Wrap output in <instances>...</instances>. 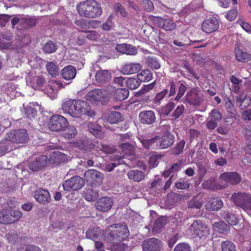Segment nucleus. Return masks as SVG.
<instances>
[{
    "label": "nucleus",
    "instance_id": "nucleus-1",
    "mask_svg": "<svg viewBox=\"0 0 251 251\" xmlns=\"http://www.w3.org/2000/svg\"><path fill=\"white\" fill-rule=\"evenodd\" d=\"M78 14L88 18H96L102 13L100 4L95 0H86L80 2L76 5Z\"/></svg>",
    "mask_w": 251,
    "mask_h": 251
},
{
    "label": "nucleus",
    "instance_id": "nucleus-2",
    "mask_svg": "<svg viewBox=\"0 0 251 251\" xmlns=\"http://www.w3.org/2000/svg\"><path fill=\"white\" fill-rule=\"evenodd\" d=\"M109 235L114 243H120L125 240L129 236L127 227L121 224H114L109 227Z\"/></svg>",
    "mask_w": 251,
    "mask_h": 251
},
{
    "label": "nucleus",
    "instance_id": "nucleus-3",
    "mask_svg": "<svg viewBox=\"0 0 251 251\" xmlns=\"http://www.w3.org/2000/svg\"><path fill=\"white\" fill-rule=\"evenodd\" d=\"M73 108L74 110L71 111V113L72 116L74 118H80L82 116L93 117L95 115L89 104L84 100H75Z\"/></svg>",
    "mask_w": 251,
    "mask_h": 251
},
{
    "label": "nucleus",
    "instance_id": "nucleus-4",
    "mask_svg": "<svg viewBox=\"0 0 251 251\" xmlns=\"http://www.w3.org/2000/svg\"><path fill=\"white\" fill-rule=\"evenodd\" d=\"M22 213L18 209H12V206L0 210V223L11 224L18 221Z\"/></svg>",
    "mask_w": 251,
    "mask_h": 251
},
{
    "label": "nucleus",
    "instance_id": "nucleus-5",
    "mask_svg": "<svg viewBox=\"0 0 251 251\" xmlns=\"http://www.w3.org/2000/svg\"><path fill=\"white\" fill-rule=\"evenodd\" d=\"M7 140L10 142L16 144L26 143L29 140V136L25 129L11 130L7 134Z\"/></svg>",
    "mask_w": 251,
    "mask_h": 251
},
{
    "label": "nucleus",
    "instance_id": "nucleus-6",
    "mask_svg": "<svg viewBox=\"0 0 251 251\" xmlns=\"http://www.w3.org/2000/svg\"><path fill=\"white\" fill-rule=\"evenodd\" d=\"M68 124L67 120L64 116L54 114L49 120L48 127L50 130L57 132L65 130Z\"/></svg>",
    "mask_w": 251,
    "mask_h": 251
},
{
    "label": "nucleus",
    "instance_id": "nucleus-7",
    "mask_svg": "<svg viewBox=\"0 0 251 251\" xmlns=\"http://www.w3.org/2000/svg\"><path fill=\"white\" fill-rule=\"evenodd\" d=\"M150 19L155 25L165 31H172L176 27V24L170 19L151 16L150 17Z\"/></svg>",
    "mask_w": 251,
    "mask_h": 251
},
{
    "label": "nucleus",
    "instance_id": "nucleus-8",
    "mask_svg": "<svg viewBox=\"0 0 251 251\" xmlns=\"http://www.w3.org/2000/svg\"><path fill=\"white\" fill-rule=\"evenodd\" d=\"M163 246L162 241L155 237L146 239L142 244L143 251H162Z\"/></svg>",
    "mask_w": 251,
    "mask_h": 251
},
{
    "label": "nucleus",
    "instance_id": "nucleus-9",
    "mask_svg": "<svg viewBox=\"0 0 251 251\" xmlns=\"http://www.w3.org/2000/svg\"><path fill=\"white\" fill-rule=\"evenodd\" d=\"M84 179L82 177L75 176L65 181L62 185L64 190L68 192L80 189L84 185Z\"/></svg>",
    "mask_w": 251,
    "mask_h": 251
},
{
    "label": "nucleus",
    "instance_id": "nucleus-10",
    "mask_svg": "<svg viewBox=\"0 0 251 251\" xmlns=\"http://www.w3.org/2000/svg\"><path fill=\"white\" fill-rule=\"evenodd\" d=\"M113 204V200L109 197H102L95 202L96 208L100 212L109 211Z\"/></svg>",
    "mask_w": 251,
    "mask_h": 251
},
{
    "label": "nucleus",
    "instance_id": "nucleus-11",
    "mask_svg": "<svg viewBox=\"0 0 251 251\" xmlns=\"http://www.w3.org/2000/svg\"><path fill=\"white\" fill-rule=\"evenodd\" d=\"M142 65L139 63L126 62L121 68V72L124 75L135 74L140 71Z\"/></svg>",
    "mask_w": 251,
    "mask_h": 251
},
{
    "label": "nucleus",
    "instance_id": "nucleus-12",
    "mask_svg": "<svg viewBox=\"0 0 251 251\" xmlns=\"http://www.w3.org/2000/svg\"><path fill=\"white\" fill-rule=\"evenodd\" d=\"M104 91L100 89H94L89 91L86 96V100L92 103H95L102 101L105 98Z\"/></svg>",
    "mask_w": 251,
    "mask_h": 251
},
{
    "label": "nucleus",
    "instance_id": "nucleus-13",
    "mask_svg": "<svg viewBox=\"0 0 251 251\" xmlns=\"http://www.w3.org/2000/svg\"><path fill=\"white\" fill-rule=\"evenodd\" d=\"M84 178L88 184H96L101 180V174L96 170L90 169L85 172Z\"/></svg>",
    "mask_w": 251,
    "mask_h": 251
},
{
    "label": "nucleus",
    "instance_id": "nucleus-14",
    "mask_svg": "<svg viewBox=\"0 0 251 251\" xmlns=\"http://www.w3.org/2000/svg\"><path fill=\"white\" fill-rule=\"evenodd\" d=\"M175 141V136L171 132L167 131L159 137V149H165L171 146Z\"/></svg>",
    "mask_w": 251,
    "mask_h": 251
},
{
    "label": "nucleus",
    "instance_id": "nucleus-15",
    "mask_svg": "<svg viewBox=\"0 0 251 251\" xmlns=\"http://www.w3.org/2000/svg\"><path fill=\"white\" fill-rule=\"evenodd\" d=\"M139 120L143 124H152L156 121L155 113L152 110L141 111L139 114Z\"/></svg>",
    "mask_w": 251,
    "mask_h": 251
},
{
    "label": "nucleus",
    "instance_id": "nucleus-16",
    "mask_svg": "<svg viewBox=\"0 0 251 251\" xmlns=\"http://www.w3.org/2000/svg\"><path fill=\"white\" fill-rule=\"evenodd\" d=\"M139 140L144 148L146 149H159L158 143L159 136H155L151 139H148L146 137H142L139 138Z\"/></svg>",
    "mask_w": 251,
    "mask_h": 251
},
{
    "label": "nucleus",
    "instance_id": "nucleus-17",
    "mask_svg": "<svg viewBox=\"0 0 251 251\" xmlns=\"http://www.w3.org/2000/svg\"><path fill=\"white\" fill-rule=\"evenodd\" d=\"M61 75L66 81H71L76 75V68L72 65H67L61 71Z\"/></svg>",
    "mask_w": 251,
    "mask_h": 251
},
{
    "label": "nucleus",
    "instance_id": "nucleus-18",
    "mask_svg": "<svg viewBox=\"0 0 251 251\" xmlns=\"http://www.w3.org/2000/svg\"><path fill=\"white\" fill-rule=\"evenodd\" d=\"M95 77L98 83L100 85H103L110 80L111 75L108 70H100L97 71Z\"/></svg>",
    "mask_w": 251,
    "mask_h": 251
},
{
    "label": "nucleus",
    "instance_id": "nucleus-19",
    "mask_svg": "<svg viewBox=\"0 0 251 251\" xmlns=\"http://www.w3.org/2000/svg\"><path fill=\"white\" fill-rule=\"evenodd\" d=\"M34 198L38 202L42 204L49 202L50 200L49 191L42 188H39L35 191Z\"/></svg>",
    "mask_w": 251,
    "mask_h": 251
},
{
    "label": "nucleus",
    "instance_id": "nucleus-20",
    "mask_svg": "<svg viewBox=\"0 0 251 251\" xmlns=\"http://www.w3.org/2000/svg\"><path fill=\"white\" fill-rule=\"evenodd\" d=\"M13 36L12 33L6 31L1 34L0 38V47L4 49H8L12 47V40Z\"/></svg>",
    "mask_w": 251,
    "mask_h": 251
},
{
    "label": "nucleus",
    "instance_id": "nucleus-21",
    "mask_svg": "<svg viewBox=\"0 0 251 251\" xmlns=\"http://www.w3.org/2000/svg\"><path fill=\"white\" fill-rule=\"evenodd\" d=\"M47 163V157L41 156L37 157L30 163L28 166L29 169L32 171H37L46 165Z\"/></svg>",
    "mask_w": 251,
    "mask_h": 251
},
{
    "label": "nucleus",
    "instance_id": "nucleus-22",
    "mask_svg": "<svg viewBox=\"0 0 251 251\" xmlns=\"http://www.w3.org/2000/svg\"><path fill=\"white\" fill-rule=\"evenodd\" d=\"M219 23L217 19L214 17L205 20V32L211 33L218 29Z\"/></svg>",
    "mask_w": 251,
    "mask_h": 251
},
{
    "label": "nucleus",
    "instance_id": "nucleus-23",
    "mask_svg": "<svg viewBox=\"0 0 251 251\" xmlns=\"http://www.w3.org/2000/svg\"><path fill=\"white\" fill-rule=\"evenodd\" d=\"M201 99L195 90H191L189 92L184 98V102H187L190 105H199L200 104Z\"/></svg>",
    "mask_w": 251,
    "mask_h": 251
},
{
    "label": "nucleus",
    "instance_id": "nucleus-24",
    "mask_svg": "<svg viewBox=\"0 0 251 251\" xmlns=\"http://www.w3.org/2000/svg\"><path fill=\"white\" fill-rule=\"evenodd\" d=\"M191 230L193 234L201 238L204 236V225L201 220L195 221L191 226Z\"/></svg>",
    "mask_w": 251,
    "mask_h": 251
},
{
    "label": "nucleus",
    "instance_id": "nucleus-25",
    "mask_svg": "<svg viewBox=\"0 0 251 251\" xmlns=\"http://www.w3.org/2000/svg\"><path fill=\"white\" fill-rule=\"evenodd\" d=\"M250 195L246 193H238L233 195L232 201L238 206H242L250 199Z\"/></svg>",
    "mask_w": 251,
    "mask_h": 251
},
{
    "label": "nucleus",
    "instance_id": "nucleus-26",
    "mask_svg": "<svg viewBox=\"0 0 251 251\" xmlns=\"http://www.w3.org/2000/svg\"><path fill=\"white\" fill-rule=\"evenodd\" d=\"M29 85L34 89H39L46 84L45 78L42 75H36L29 81Z\"/></svg>",
    "mask_w": 251,
    "mask_h": 251
},
{
    "label": "nucleus",
    "instance_id": "nucleus-27",
    "mask_svg": "<svg viewBox=\"0 0 251 251\" xmlns=\"http://www.w3.org/2000/svg\"><path fill=\"white\" fill-rule=\"evenodd\" d=\"M223 206V202L220 199L215 198L210 199L207 202L206 207L208 210L213 211L218 210Z\"/></svg>",
    "mask_w": 251,
    "mask_h": 251
},
{
    "label": "nucleus",
    "instance_id": "nucleus-28",
    "mask_svg": "<svg viewBox=\"0 0 251 251\" xmlns=\"http://www.w3.org/2000/svg\"><path fill=\"white\" fill-rule=\"evenodd\" d=\"M128 178L135 182H140L145 177V174L142 171L139 170H131L127 173Z\"/></svg>",
    "mask_w": 251,
    "mask_h": 251
},
{
    "label": "nucleus",
    "instance_id": "nucleus-29",
    "mask_svg": "<svg viewBox=\"0 0 251 251\" xmlns=\"http://www.w3.org/2000/svg\"><path fill=\"white\" fill-rule=\"evenodd\" d=\"M235 58L240 62H248L251 60V54L243 52L238 47L235 49Z\"/></svg>",
    "mask_w": 251,
    "mask_h": 251
},
{
    "label": "nucleus",
    "instance_id": "nucleus-30",
    "mask_svg": "<svg viewBox=\"0 0 251 251\" xmlns=\"http://www.w3.org/2000/svg\"><path fill=\"white\" fill-rule=\"evenodd\" d=\"M182 168V161H179L173 164L171 167L165 170L162 173V176L165 178L169 176L171 174L177 173L180 171Z\"/></svg>",
    "mask_w": 251,
    "mask_h": 251
},
{
    "label": "nucleus",
    "instance_id": "nucleus-31",
    "mask_svg": "<svg viewBox=\"0 0 251 251\" xmlns=\"http://www.w3.org/2000/svg\"><path fill=\"white\" fill-rule=\"evenodd\" d=\"M107 121L110 124H116L123 121L122 114L117 111L110 112L107 117Z\"/></svg>",
    "mask_w": 251,
    "mask_h": 251
},
{
    "label": "nucleus",
    "instance_id": "nucleus-32",
    "mask_svg": "<svg viewBox=\"0 0 251 251\" xmlns=\"http://www.w3.org/2000/svg\"><path fill=\"white\" fill-rule=\"evenodd\" d=\"M129 91L126 88H118L114 94V98L118 101L126 99L129 96Z\"/></svg>",
    "mask_w": 251,
    "mask_h": 251
},
{
    "label": "nucleus",
    "instance_id": "nucleus-33",
    "mask_svg": "<svg viewBox=\"0 0 251 251\" xmlns=\"http://www.w3.org/2000/svg\"><path fill=\"white\" fill-rule=\"evenodd\" d=\"M37 23L35 17H27L21 19V24L25 28H31L35 26Z\"/></svg>",
    "mask_w": 251,
    "mask_h": 251
},
{
    "label": "nucleus",
    "instance_id": "nucleus-34",
    "mask_svg": "<svg viewBox=\"0 0 251 251\" xmlns=\"http://www.w3.org/2000/svg\"><path fill=\"white\" fill-rule=\"evenodd\" d=\"M140 82H149L153 78L152 72L149 69L143 70L137 75Z\"/></svg>",
    "mask_w": 251,
    "mask_h": 251
},
{
    "label": "nucleus",
    "instance_id": "nucleus-35",
    "mask_svg": "<svg viewBox=\"0 0 251 251\" xmlns=\"http://www.w3.org/2000/svg\"><path fill=\"white\" fill-rule=\"evenodd\" d=\"M83 196L86 201H95L98 198L99 194L92 188H88L83 192Z\"/></svg>",
    "mask_w": 251,
    "mask_h": 251
},
{
    "label": "nucleus",
    "instance_id": "nucleus-36",
    "mask_svg": "<svg viewBox=\"0 0 251 251\" xmlns=\"http://www.w3.org/2000/svg\"><path fill=\"white\" fill-rule=\"evenodd\" d=\"M35 105L32 103H29L25 108V114L27 118L32 120L34 119L37 113Z\"/></svg>",
    "mask_w": 251,
    "mask_h": 251
},
{
    "label": "nucleus",
    "instance_id": "nucleus-37",
    "mask_svg": "<svg viewBox=\"0 0 251 251\" xmlns=\"http://www.w3.org/2000/svg\"><path fill=\"white\" fill-rule=\"evenodd\" d=\"M120 147L122 150L124 154L126 156H133L134 154L135 148L134 145L125 143L121 144Z\"/></svg>",
    "mask_w": 251,
    "mask_h": 251
},
{
    "label": "nucleus",
    "instance_id": "nucleus-38",
    "mask_svg": "<svg viewBox=\"0 0 251 251\" xmlns=\"http://www.w3.org/2000/svg\"><path fill=\"white\" fill-rule=\"evenodd\" d=\"M75 100L69 99L65 101L62 105V109L64 113L70 114L72 116L71 111H73V107L75 104Z\"/></svg>",
    "mask_w": 251,
    "mask_h": 251
},
{
    "label": "nucleus",
    "instance_id": "nucleus-39",
    "mask_svg": "<svg viewBox=\"0 0 251 251\" xmlns=\"http://www.w3.org/2000/svg\"><path fill=\"white\" fill-rule=\"evenodd\" d=\"M126 87L131 89L135 90L138 88L140 85V81L138 78L130 77L127 79L125 81Z\"/></svg>",
    "mask_w": 251,
    "mask_h": 251
},
{
    "label": "nucleus",
    "instance_id": "nucleus-40",
    "mask_svg": "<svg viewBox=\"0 0 251 251\" xmlns=\"http://www.w3.org/2000/svg\"><path fill=\"white\" fill-rule=\"evenodd\" d=\"M46 68L48 73L52 77H56L59 74V68L58 66L52 62L47 63Z\"/></svg>",
    "mask_w": 251,
    "mask_h": 251
},
{
    "label": "nucleus",
    "instance_id": "nucleus-41",
    "mask_svg": "<svg viewBox=\"0 0 251 251\" xmlns=\"http://www.w3.org/2000/svg\"><path fill=\"white\" fill-rule=\"evenodd\" d=\"M43 49L47 53H53L57 49V45L53 41H49L44 45Z\"/></svg>",
    "mask_w": 251,
    "mask_h": 251
},
{
    "label": "nucleus",
    "instance_id": "nucleus-42",
    "mask_svg": "<svg viewBox=\"0 0 251 251\" xmlns=\"http://www.w3.org/2000/svg\"><path fill=\"white\" fill-rule=\"evenodd\" d=\"M146 63L152 69L157 70L160 68V64L157 58L155 56H147L146 57Z\"/></svg>",
    "mask_w": 251,
    "mask_h": 251
},
{
    "label": "nucleus",
    "instance_id": "nucleus-43",
    "mask_svg": "<svg viewBox=\"0 0 251 251\" xmlns=\"http://www.w3.org/2000/svg\"><path fill=\"white\" fill-rule=\"evenodd\" d=\"M237 102L240 104L242 108L247 107L251 103V99L245 94H241L237 99Z\"/></svg>",
    "mask_w": 251,
    "mask_h": 251
},
{
    "label": "nucleus",
    "instance_id": "nucleus-44",
    "mask_svg": "<svg viewBox=\"0 0 251 251\" xmlns=\"http://www.w3.org/2000/svg\"><path fill=\"white\" fill-rule=\"evenodd\" d=\"M167 219L165 217H160L156 219L154 222L153 229L159 231L167 224Z\"/></svg>",
    "mask_w": 251,
    "mask_h": 251
},
{
    "label": "nucleus",
    "instance_id": "nucleus-45",
    "mask_svg": "<svg viewBox=\"0 0 251 251\" xmlns=\"http://www.w3.org/2000/svg\"><path fill=\"white\" fill-rule=\"evenodd\" d=\"M88 131L94 136H98L101 133V127L98 124L89 122L88 124Z\"/></svg>",
    "mask_w": 251,
    "mask_h": 251
},
{
    "label": "nucleus",
    "instance_id": "nucleus-46",
    "mask_svg": "<svg viewBox=\"0 0 251 251\" xmlns=\"http://www.w3.org/2000/svg\"><path fill=\"white\" fill-rule=\"evenodd\" d=\"M9 142L6 137L5 139L0 142V155H3L9 151Z\"/></svg>",
    "mask_w": 251,
    "mask_h": 251
},
{
    "label": "nucleus",
    "instance_id": "nucleus-47",
    "mask_svg": "<svg viewBox=\"0 0 251 251\" xmlns=\"http://www.w3.org/2000/svg\"><path fill=\"white\" fill-rule=\"evenodd\" d=\"M155 81H153V82L150 84L144 85L143 88L140 90L136 93L135 96L137 97L142 96L149 92V91L153 89V88L155 86Z\"/></svg>",
    "mask_w": 251,
    "mask_h": 251
},
{
    "label": "nucleus",
    "instance_id": "nucleus-48",
    "mask_svg": "<svg viewBox=\"0 0 251 251\" xmlns=\"http://www.w3.org/2000/svg\"><path fill=\"white\" fill-rule=\"evenodd\" d=\"M222 251H236V247L232 242L226 240L222 243Z\"/></svg>",
    "mask_w": 251,
    "mask_h": 251
},
{
    "label": "nucleus",
    "instance_id": "nucleus-49",
    "mask_svg": "<svg viewBox=\"0 0 251 251\" xmlns=\"http://www.w3.org/2000/svg\"><path fill=\"white\" fill-rule=\"evenodd\" d=\"M213 228L216 231L221 233L227 231L229 230L228 226L223 222L215 223L213 225Z\"/></svg>",
    "mask_w": 251,
    "mask_h": 251
},
{
    "label": "nucleus",
    "instance_id": "nucleus-50",
    "mask_svg": "<svg viewBox=\"0 0 251 251\" xmlns=\"http://www.w3.org/2000/svg\"><path fill=\"white\" fill-rule=\"evenodd\" d=\"M77 134L76 129L73 126H69L66 132H64L63 136L66 139L73 138Z\"/></svg>",
    "mask_w": 251,
    "mask_h": 251
},
{
    "label": "nucleus",
    "instance_id": "nucleus-51",
    "mask_svg": "<svg viewBox=\"0 0 251 251\" xmlns=\"http://www.w3.org/2000/svg\"><path fill=\"white\" fill-rule=\"evenodd\" d=\"M79 32H83L86 34V38L87 39L94 41L96 40L99 37V34L96 31H89V30H79Z\"/></svg>",
    "mask_w": 251,
    "mask_h": 251
},
{
    "label": "nucleus",
    "instance_id": "nucleus-52",
    "mask_svg": "<svg viewBox=\"0 0 251 251\" xmlns=\"http://www.w3.org/2000/svg\"><path fill=\"white\" fill-rule=\"evenodd\" d=\"M114 18V16L112 14L109 15L106 21L102 25L101 28L103 30L110 31L111 29V27L113 25V23L112 20Z\"/></svg>",
    "mask_w": 251,
    "mask_h": 251
},
{
    "label": "nucleus",
    "instance_id": "nucleus-53",
    "mask_svg": "<svg viewBox=\"0 0 251 251\" xmlns=\"http://www.w3.org/2000/svg\"><path fill=\"white\" fill-rule=\"evenodd\" d=\"M168 93V90L165 89L162 91L158 93L156 95L153 100V103L156 104H160L161 101L165 97Z\"/></svg>",
    "mask_w": 251,
    "mask_h": 251
},
{
    "label": "nucleus",
    "instance_id": "nucleus-54",
    "mask_svg": "<svg viewBox=\"0 0 251 251\" xmlns=\"http://www.w3.org/2000/svg\"><path fill=\"white\" fill-rule=\"evenodd\" d=\"M185 142L184 140L180 141L173 149L172 152L175 155L180 154L183 151L185 147Z\"/></svg>",
    "mask_w": 251,
    "mask_h": 251
},
{
    "label": "nucleus",
    "instance_id": "nucleus-55",
    "mask_svg": "<svg viewBox=\"0 0 251 251\" xmlns=\"http://www.w3.org/2000/svg\"><path fill=\"white\" fill-rule=\"evenodd\" d=\"M184 106L182 104L178 105L174 111L171 116L173 117V120H176L179 118L183 114L184 111Z\"/></svg>",
    "mask_w": 251,
    "mask_h": 251
},
{
    "label": "nucleus",
    "instance_id": "nucleus-56",
    "mask_svg": "<svg viewBox=\"0 0 251 251\" xmlns=\"http://www.w3.org/2000/svg\"><path fill=\"white\" fill-rule=\"evenodd\" d=\"M6 238L9 243L14 244L20 241L18 234L14 232H9L6 235Z\"/></svg>",
    "mask_w": 251,
    "mask_h": 251
},
{
    "label": "nucleus",
    "instance_id": "nucleus-57",
    "mask_svg": "<svg viewBox=\"0 0 251 251\" xmlns=\"http://www.w3.org/2000/svg\"><path fill=\"white\" fill-rule=\"evenodd\" d=\"M75 24L77 26L84 29H89L88 20L85 19H80L75 21Z\"/></svg>",
    "mask_w": 251,
    "mask_h": 251
},
{
    "label": "nucleus",
    "instance_id": "nucleus-58",
    "mask_svg": "<svg viewBox=\"0 0 251 251\" xmlns=\"http://www.w3.org/2000/svg\"><path fill=\"white\" fill-rule=\"evenodd\" d=\"M175 104L173 102H168L162 109L163 115L167 116L174 109Z\"/></svg>",
    "mask_w": 251,
    "mask_h": 251
},
{
    "label": "nucleus",
    "instance_id": "nucleus-59",
    "mask_svg": "<svg viewBox=\"0 0 251 251\" xmlns=\"http://www.w3.org/2000/svg\"><path fill=\"white\" fill-rule=\"evenodd\" d=\"M186 90L187 87L183 83H181L179 86L178 92L175 98V100L178 101L184 95Z\"/></svg>",
    "mask_w": 251,
    "mask_h": 251
},
{
    "label": "nucleus",
    "instance_id": "nucleus-60",
    "mask_svg": "<svg viewBox=\"0 0 251 251\" xmlns=\"http://www.w3.org/2000/svg\"><path fill=\"white\" fill-rule=\"evenodd\" d=\"M174 251H191L190 246L185 243L178 244L175 248Z\"/></svg>",
    "mask_w": 251,
    "mask_h": 251
},
{
    "label": "nucleus",
    "instance_id": "nucleus-61",
    "mask_svg": "<svg viewBox=\"0 0 251 251\" xmlns=\"http://www.w3.org/2000/svg\"><path fill=\"white\" fill-rule=\"evenodd\" d=\"M225 219L226 222L230 225L234 226L238 223L237 218L232 214L227 213L226 215Z\"/></svg>",
    "mask_w": 251,
    "mask_h": 251
},
{
    "label": "nucleus",
    "instance_id": "nucleus-62",
    "mask_svg": "<svg viewBox=\"0 0 251 251\" xmlns=\"http://www.w3.org/2000/svg\"><path fill=\"white\" fill-rule=\"evenodd\" d=\"M210 119L216 122H219L222 119V115L220 112L216 109H213L210 114Z\"/></svg>",
    "mask_w": 251,
    "mask_h": 251
},
{
    "label": "nucleus",
    "instance_id": "nucleus-63",
    "mask_svg": "<svg viewBox=\"0 0 251 251\" xmlns=\"http://www.w3.org/2000/svg\"><path fill=\"white\" fill-rule=\"evenodd\" d=\"M233 175L236 176L235 172H226L220 175V179L221 181H224L226 182L229 183L230 177L233 176Z\"/></svg>",
    "mask_w": 251,
    "mask_h": 251
},
{
    "label": "nucleus",
    "instance_id": "nucleus-64",
    "mask_svg": "<svg viewBox=\"0 0 251 251\" xmlns=\"http://www.w3.org/2000/svg\"><path fill=\"white\" fill-rule=\"evenodd\" d=\"M114 9L116 12H120L123 17H126L127 12L125 10L123 6L119 3H116L114 5Z\"/></svg>",
    "mask_w": 251,
    "mask_h": 251
}]
</instances>
